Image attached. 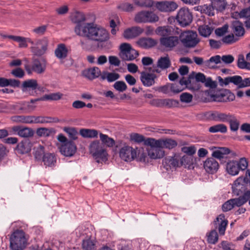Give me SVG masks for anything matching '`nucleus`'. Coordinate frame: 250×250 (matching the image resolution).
I'll list each match as a JSON object with an SVG mask.
<instances>
[{
    "label": "nucleus",
    "instance_id": "nucleus-1",
    "mask_svg": "<svg viewBox=\"0 0 250 250\" xmlns=\"http://www.w3.org/2000/svg\"><path fill=\"white\" fill-rule=\"evenodd\" d=\"M76 34L97 42L98 47H103V44L109 39V33L104 28L94 22L79 25L76 29Z\"/></svg>",
    "mask_w": 250,
    "mask_h": 250
},
{
    "label": "nucleus",
    "instance_id": "nucleus-2",
    "mask_svg": "<svg viewBox=\"0 0 250 250\" xmlns=\"http://www.w3.org/2000/svg\"><path fill=\"white\" fill-rule=\"evenodd\" d=\"M116 147L119 149L120 157L125 161H131L137 156L136 149L127 145L122 141L117 142Z\"/></svg>",
    "mask_w": 250,
    "mask_h": 250
},
{
    "label": "nucleus",
    "instance_id": "nucleus-3",
    "mask_svg": "<svg viewBox=\"0 0 250 250\" xmlns=\"http://www.w3.org/2000/svg\"><path fill=\"white\" fill-rule=\"evenodd\" d=\"M89 151L97 163H100L101 160L104 161L107 160V153L106 149L99 141H94L90 144Z\"/></svg>",
    "mask_w": 250,
    "mask_h": 250
},
{
    "label": "nucleus",
    "instance_id": "nucleus-4",
    "mask_svg": "<svg viewBox=\"0 0 250 250\" xmlns=\"http://www.w3.org/2000/svg\"><path fill=\"white\" fill-rule=\"evenodd\" d=\"M194 79H195L196 82L204 83L206 87H209L211 89L215 88L217 86V82L212 81L211 78H206L204 74L201 72L196 73L194 71H192L186 80L187 86L191 84V80Z\"/></svg>",
    "mask_w": 250,
    "mask_h": 250
},
{
    "label": "nucleus",
    "instance_id": "nucleus-5",
    "mask_svg": "<svg viewBox=\"0 0 250 250\" xmlns=\"http://www.w3.org/2000/svg\"><path fill=\"white\" fill-rule=\"evenodd\" d=\"M26 243L25 233L21 230H16L10 237V247L12 250H22Z\"/></svg>",
    "mask_w": 250,
    "mask_h": 250
},
{
    "label": "nucleus",
    "instance_id": "nucleus-6",
    "mask_svg": "<svg viewBox=\"0 0 250 250\" xmlns=\"http://www.w3.org/2000/svg\"><path fill=\"white\" fill-rule=\"evenodd\" d=\"M155 142L157 143L158 140L151 138H147L145 142V145L149 146L147 148L148 155L151 159L162 158L165 154L164 151L162 150L161 146L155 145Z\"/></svg>",
    "mask_w": 250,
    "mask_h": 250
},
{
    "label": "nucleus",
    "instance_id": "nucleus-7",
    "mask_svg": "<svg viewBox=\"0 0 250 250\" xmlns=\"http://www.w3.org/2000/svg\"><path fill=\"white\" fill-rule=\"evenodd\" d=\"M46 63L45 59H34L31 65L26 64L24 66V68L28 74H31L33 72L41 74L43 73L46 70Z\"/></svg>",
    "mask_w": 250,
    "mask_h": 250
},
{
    "label": "nucleus",
    "instance_id": "nucleus-8",
    "mask_svg": "<svg viewBox=\"0 0 250 250\" xmlns=\"http://www.w3.org/2000/svg\"><path fill=\"white\" fill-rule=\"evenodd\" d=\"M120 49L119 56L123 61H131L139 56L138 52L132 48L128 43H122Z\"/></svg>",
    "mask_w": 250,
    "mask_h": 250
},
{
    "label": "nucleus",
    "instance_id": "nucleus-9",
    "mask_svg": "<svg viewBox=\"0 0 250 250\" xmlns=\"http://www.w3.org/2000/svg\"><path fill=\"white\" fill-rule=\"evenodd\" d=\"M21 87L23 92L27 93L33 96L37 95V90L44 91V88L39 85L37 81L33 79L23 81Z\"/></svg>",
    "mask_w": 250,
    "mask_h": 250
},
{
    "label": "nucleus",
    "instance_id": "nucleus-10",
    "mask_svg": "<svg viewBox=\"0 0 250 250\" xmlns=\"http://www.w3.org/2000/svg\"><path fill=\"white\" fill-rule=\"evenodd\" d=\"M157 15L152 11H142L137 13L134 21L137 23L155 22L159 21Z\"/></svg>",
    "mask_w": 250,
    "mask_h": 250
},
{
    "label": "nucleus",
    "instance_id": "nucleus-11",
    "mask_svg": "<svg viewBox=\"0 0 250 250\" xmlns=\"http://www.w3.org/2000/svg\"><path fill=\"white\" fill-rule=\"evenodd\" d=\"M48 45V41L46 38H43L35 41V44L31 47V51L34 55L42 56L44 55Z\"/></svg>",
    "mask_w": 250,
    "mask_h": 250
},
{
    "label": "nucleus",
    "instance_id": "nucleus-12",
    "mask_svg": "<svg viewBox=\"0 0 250 250\" xmlns=\"http://www.w3.org/2000/svg\"><path fill=\"white\" fill-rule=\"evenodd\" d=\"M184 46L187 48L194 47L199 42L196 32L188 31L183 34L181 39Z\"/></svg>",
    "mask_w": 250,
    "mask_h": 250
},
{
    "label": "nucleus",
    "instance_id": "nucleus-13",
    "mask_svg": "<svg viewBox=\"0 0 250 250\" xmlns=\"http://www.w3.org/2000/svg\"><path fill=\"white\" fill-rule=\"evenodd\" d=\"M211 96L215 101L218 102L233 101L235 98L234 94L227 89H222Z\"/></svg>",
    "mask_w": 250,
    "mask_h": 250
},
{
    "label": "nucleus",
    "instance_id": "nucleus-14",
    "mask_svg": "<svg viewBox=\"0 0 250 250\" xmlns=\"http://www.w3.org/2000/svg\"><path fill=\"white\" fill-rule=\"evenodd\" d=\"M176 19L179 24L185 27L188 25L192 21V15L188 8H181L177 15Z\"/></svg>",
    "mask_w": 250,
    "mask_h": 250
},
{
    "label": "nucleus",
    "instance_id": "nucleus-15",
    "mask_svg": "<svg viewBox=\"0 0 250 250\" xmlns=\"http://www.w3.org/2000/svg\"><path fill=\"white\" fill-rule=\"evenodd\" d=\"M179 42L178 37L174 36L161 37L159 40L160 46L167 51L172 50Z\"/></svg>",
    "mask_w": 250,
    "mask_h": 250
},
{
    "label": "nucleus",
    "instance_id": "nucleus-16",
    "mask_svg": "<svg viewBox=\"0 0 250 250\" xmlns=\"http://www.w3.org/2000/svg\"><path fill=\"white\" fill-rule=\"evenodd\" d=\"M211 149H214L212 153L211 156L214 159L216 158L219 160L221 163H225L226 162V161L225 160V159H226L227 158L226 155L231 152L230 150L226 147H213L211 148Z\"/></svg>",
    "mask_w": 250,
    "mask_h": 250
},
{
    "label": "nucleus",
    "instance_id": "nucleus-17",
    "mask_svg": "<svg viewBox=\"0 0 250 250\" xmlns=\"http://www.w3.org/2000/svg\"><path fill=\"white\" fill-rule=\"evenodd\" d=\"M230 115L229 113L221 112L217 110L210 111L206 113L208 120L219 122H227Z\"/></svg>",
    "mask_w": 250,
    "mask_h": 250
},
{
    "label": "nucleus",
    "instance_id": "nucleus-18",
    "mask_svg": "<svg viewBox=\"0 0 250 250\" xmlns=\"http://www.w3.org/2000/svg\"><path fill=\"white\" fill-rule=\"evenodd\" d=\"M217 79L221 86H226L230 83H232L237 86V89H240L239 85L242 82V77L239 75L229 76L224 79L220 76H218Z\"/></svg>",
    "mask_w": 250,
    "mask_h": 250
},
{
    "label": "nucleus",
    "instance_id": "nucleus-19",
    "mask_svg": "<svg viewBox=\"0 0 250 250\" xmlns=\"http://www.w3.org/2000/svg\"><path fill=\"white\" fill-rule=\"evenodd\" d=\"M140 78L144 86L150 87L155 84V80L157 78V76L155 74L143 71L140 72Z\"/></svg>",
    "mask_w": 250,
    "mask_h": 250
},
{
    "label": "nucleus",
    "instance_id": "nucleus-20",
    "mask_svg": "<svg viewBox=\"0 0 250 250\" xmlns=\"http://www.w3.org/2000/svg\"><path fill=\"white\" fill-rule=\"evenodd\" d=\"M155 6L161 12H170L176 10L178 5L174 1H165L157 2Z\"/></svg>",
    "mask_w": 250,
    "mask_h": 250
},
{
    "label": "nucleus",
    "instance_id": "nucleus-21",
    "mask_svg": "<svg viewBox=\"0 0 250 250\" xmlns=\"http://www.w3.org/2000/svg\"><path fill=\"white\" fill-rule=\"evenodd\" d=\"M77 149L75 144L71 141L62 144L60 147L61 153L65 156L70 157L73 156Z\"/></svg>",
    "mask_w": 250,
    "mask_h": 250
},
{
    "label": "nucleus",
    "instance_id": "nucleus-22",
    "mask_svg": "<svg viewBox=\"0 0 250 250\" xmlns=\"http://www.w3.org/2000/svg\"><path fill=\"white\" fill-rule=\"evenodd\" d=\"M204 167L206 171L209 173L216 172L219 167L218 162L213 157H209L204 163Z\"/></svg>",
    "mask_w": 250,
    "mask_h": 250
},
{
    "label": "nucleus",
    "instance_id": "nucleus-23",
    "mask_svg": "<svg viewBox=\"0 0 250 250\" xmlns=\"http://www.w3.org/2000/svg\"><path fill=\"white\" fill-rule=\"evenodd\" d=\"M70 19L71 21L75 23H76V25L74 28V32L76 33V29L79 25H81L84 23H89V22H86V18L84 14L80 11H76L72 13L70 16Z\"/></svg>",
    "mask_w": 250,
    "mask_h": 250
},
{
    "label": "nucleus",
    "instance_id": "nucleus-24",
    "mask_svg": "<svg viewBox=\"0 0 250 250\" xmlns=\"http://www.w3.org/2000/svg\"><path fill=\"white\" fill-rule=\"evenodd\" d=\"M144 30L139 26H134L126 29L123 34L125 38L131 39L139 36Z\"/></svg>",
    "mask_w": 250,
    "mask_h": 250
},
{
    "label": "nucleus",
    "instance_id": "nucleus-25",
    "mask_svg": "<svg viewBox=\"0 0 250 250\" xmlns=\"http://www.w3.org/2000/svg\"><path fill=\"white\" fill-rule=\"evenodd\" d=\"M12 129L13 131L17 132L18 135L22 137L28 138L34 135L33 129L29 127H22L17 125L13 126Z\"/></svg>",
    "mask_w": 250,
    "mask_h": 250
},
{
    "label": "nucleus",
    "instance_id": "nucleus-26",
    "mask_svg": "<svg viewBox=\"0 0 250 250\" xmlns=\"http://www.w3.org/2000/svg\"><path fill=\"white\" fill-rule=\"evenodd\" d=\"M32 144L28 139H24L19 143L16 147V150L19 153L23 154L31 151Z\"/></svg>",
    "mask_w": 250,
    "mask_h": 250
},
{
    "label": "nucleus",
    "instance_id": "nucleus-27",
    "mask_svg": "<svg viewBox=\"0 0 250 250\" xmlns=\"http://www.w3.org/2000/svg\"><path fill=\"white\" fill-rule=\"evenodd\" d=\"M137 43L140 47L147 49L152 48L156 45L158 43V41L157 40L151 38H142L137 41Z\"/></svg>",
    "mask_w": 250,
    "mask_h": 250
},
{
    "label": "nucleus",
    "instance_id": "nucleus-28",
    "mask_svg": "<svg viewBox=\"0 0 250 250\" xmlns=\"http://www.w3.org/2000/svg\"><path fill=\"white\" fill-rule=\"evenodd\" d=\"M196 158H194L193 156L184 155L180 158V163L181 166H184L185 167L188 169H193L196 164Z\"/></svg>",
    "mask_w": 250,
    "mask_h": 250
},
{
    "label": "nucleus",
    "instance_id": "nucleus-29",
    "mask_svg": "<svg viewBox=\"0 0 250 250\" xmlns=\"http://www.w3.org/2000/svg\"><path fill=\"white\" fill-rule=\"evenodd\" d=\"M157 143L155 142V145L161 146L162 148L172 149L177 146V143L175 140L171 139H159L157 140Z\"/></svg>",
    "mask_w": 250,
    "mask_h": 250
},
{
    "label": "nucleus",
    "instance_id": "nucleus-30",
    "mask_svg": "<svg viewBox=\"0 0 250 250\" xmlns=\"http://www.w3.org/2000/svg\"><path fill=\"white\" fill-rule=\"evenodd\" d=\"M215 223L218 225V231L220 234L224 235L228 225V221L226 219L225 215L223 214H220L216 218Z\"/></svg>",
    "mask_w": 250,
    "mask_h": 250
},
{
    "label": "nucleus",
    "instance_id": "nucleus-31",
    "mask_svg": "<svg viewBox=\"0 0 250 250\" xmlns=\"http://www.w3.org/2000/svg\"><path fill=\"white\" fill-rule=\"evenodd\" d=\"M232 32L237 37H242L245 34V29L242 22L238 21H233L230 26Z\"/></svg>",
    "mask_w": 250,
    "mask_h": 250
},
{
    "label": "nucleus",
    "instance_id": "nucleus-32",
    "mask_svg": "<svg viewBox=\"0 0 250 250\" xmlns=\"http://www.w3.org/2000/svg\"><path fill=\"white\" fill-rule=\"evenodd\" d=\"M42 162L46 167H52L56 163V157L53 153H46L42 157Z\"/></svg>",
    "mask_w": 250,
    "mask_h": 250
},
{
    "label": "nucleus",
    "instance_id": "nucleus-33",
    "mask_svg": "<svg viewBox=\"0 0 250 250\" xmlns=\"http://www.w3.org/2000/svg\"><path fill=\"white\" fill-rule=\"evenodd\" d=\"M226 169L229 174L235 176L238 174L239 169L238 166V162L231 161L227 163Z\"/></svg>",
    "mask_w": 250,
    "mask_h": 250
},
{
    "label": "nucleus",
    "instance_id": "nucleus-34",
    "mask_svg": "<svg viewBox=\"0 0 250 250\" xmlns=\"http://www.w3.org/2000/svg\"><path fill=\"white\" fill-rule=\"evenodd\" d=\"M227 122L229 123V128L231 131L236 132L238 130L240 126V122L234 115L230 114Z\"/></svg>",
    "mask_w": 250,
    "mask_h": 250
},
{
    "label": "nucleus",
    "instance_id": "nucleus-35",
    "mask_svg": "<svg viewBox=\"0 0 250 250\" xmlns=\"http://www.w3.org/2000/svg\"><path fill=\"white\" fill-rule=\"evenodd\" d=\"M84 76L90 80H93L99 77L101 75L100 69L97 67H94L85 71Z\"/></svg>",
    "mask_w": 250,
    "mask_h": 250
},
{
    "label": "nucleus",
    "instance_id": "nucleus-36",
    "mask_svg": "<svg viewBox=\"0 0 250 250\" xmlns=\"http://www.w3.org/2000/svg\"><path fill=\"white\" fill-rule=\"evenodd\" d=\"M67 52L65 45L64 44H60L55 49V54L59 59H64L67 57Z\"/></svg>",
    "mask_w": 250,
    "mask_h": 250
},
{
    "label": "nucleus",
    "instance_id": "nucleus-37",
    "mask_svg": "<svg viewBox=\"0 0 250 250\" xmlns=\"http://www.w3.org/2000/svg\"><path fill=\"white\" fill-rule=\"evenodd\" d=\"M80 134L83 138H93L97 137L98 135V131L93 129H81Z\"/></svg>",
    "mask_w": 250,
    "mask_h": 250
},
{
    "label": "nucleus",
    "instance_id": "nucleus-38",
    "mask_svg": "<svg viewBox=\"0 0 250 250\" xmlns=\"http://www.w3.org/2000/svg\"><path fill=\"white\" fill-rule=\"evenodd\" d=\"M228 131L227 126L223 124H219L212 125L209 127L208 131L210 133H215L220 132L226 133Z\"/></svg>",
    "mask_w": 250,
    "mask_h": 250
},
{
    "label": "nucleus",
    "instance_id": "nucleus-39",
    "mask_svg": "<svg viewBox=\"0 0 250 250\" xmlns=\"http://www.w3.org/2000/svg\"><path fill=\"white\" fill-rule=\"evenodd\" d=\"M157 67L162 69H166L171 65V62L168 56L161 57L157 61Z\"/></svg>",
    "mask_w": 250,
    "mask_h": 250
},
{
    "label": "nucleus",
    "instance_id": "nucleus-40",
    "mask_svg": "<svg viewBox=\"0 0 250 250\" xmlns=\"http://www.w3.org/2000/svg\"><path fill=\"white\" fill-rule=\"evenodd\" d=\"M100 138L102 142L101 143L104 146H105L107 147H112L115 145V141L113 139L108 137L106 134H104L102 133H100Z\"/></svg>",
    "mask_w": 250,
    "mask_h": 250
},
{
    "label": "nucleus",
    "instance_id": "nucleus-41",
    "mask_svg": "<svg viewBox=\"0 0 250 250\" xmlns=\"http://www.w3.org/2000/svg\"><path fill=\"white\" fill-rule=\"evenodd\" d=\"M221 57L220 55L212 56L209 60L205 61V66L209 68H214L215 66L212 65V63L217 64L221 62Z\"/></svg>",
    "mask_w": 250,
    "mask_h": 250
},
{
    "label": "nucleus",
    "instance_id": "nucleus-42",
    "mask_svg": "<svg viewBox=\"0 0 250 250\" xmlns=\"http://www.w3.org/2000/svg\"><path fill=\"white\" fill-rule=\"evenodd\" d=\"M55 132L54 129L51 128L41 127L37 129L36 133L40 137H49Z\"/></svg>",
    "mask_w": 250,
    "mask_h": 250
},
{
    "label": "nucleus",
    "instance_id": "nucleus-43",
    "mask_svg": "<svg viewBox=\"0 0 250 250\" xmlns=\"http://www.w3.org/2000/svg\"><path fill=\"white\" fill-rule=\"evenodd\" d=\"M82 247L83 250H96V241L91 239L83 240Z\"/></svg>",
    "mask_w": 250,
    "mask_h": 250
},
{
    "label": "nucleus",
    "instance_id": "nucleus-44",
    "mask_svg": "<svg viewBox=\"0 0 250 250\" xmlns=\"http://www.w3.org/2000/svg\"><path fill=\"white\" fill-rule=\"evenodd\" d=\"M213 7L217 11H223L227 5L226 0H211Z\"/></svg>",
    "mask_w": 250,
    "mask_h": 250
},
{
    "label": "nucleus",
    "instance_id": "nucleus-45",
    "mask_svg": "<svg viewBox=\"0 0 250 250\" xmlns=\"http://www.w3.org/2000/svg\"><path fill=\"white\" fill-rule=\"evenodd\" d=\"M171 32L170 28L167 26H159L156 30V33L161 37L170 36Z\"/></svg>",
    "mask_w": 250,
    "mask_h": 250
},
{
    "label": "nucleus",
    "instance_id": "nucleus-46",
    "mask_svg": "<svg viewBox=\"0 0 250 250\" xmlns=\"http://www.w3.org/2000/svg\"><path fill=\"white\" fill-rule=\"evenodd\" d=\"M212 31V29L207 25H201L198 27V31L200 35L205 37L209 36Z\"/></svg>",
    "mask_w": 250,
    "mask_h": 250
},
{
    "label": "nucleus",
    "instance_id": "nucleus-47",
    "mask_svg": "<svg viewBox=\"0 0 250 250\" xmlns=\"http://www.w3.org/2000/svg\"><path fill=\"white\" fill-rule=\"evenodd\" d=\"M117 8L121 11L127 12H131L134 10L133 5L128 2L120 3L117 6Z\"/></svg>",
    "mask_w": 250,
    "mask_h": 250
},
{
    "label": "nucleus",
    "instance_id": "nucleus-48",
    "mask_svg": "<svg viewBox=\"0 0 250 250\" xmlns=\"http://www.w3.org/2000/svg\"><path fill=\"white\" fill-rule=\"evenodd\" d=\"M207 241L208 243L215 244L218 239V236L215 230H212L207 234Z\"/></svg>",
    "mask_w": 250,
    "mask_h": 250
},
{
    "label": "nucleus",
    "instance_id": "nucleus-49",
    "mask_svg": "<svg viewBox=\"0 0 250 250\" xmlns=\"http://www.w3.org/2000/svg\"><path fill=\"white\" fill-rule=\"evenodd\" d=\"M32 103L27 102L22 104L20 106L19 110H21L24 113H28L33 111L36 108V106L32 104Z\"/></svg>",
    "mask_w": 250,
    "mask_h": 250
},
{
    "label": "nucleus",
    "instance_id": "nucleus-50",
    "mask_svg": "<svg viewBox=\"0 0 250 250\" xmlns=\"http://www.w3.org/2000/svg\"><path fill=\"white\" fill-rule=\"evenodd\" d=\"M167 161L170 167H179L181 166L180 158L178 156H174V157L167 159Z\"/></svg>",
    "mask_w": 250,
    "mask_h": 250
},
{
    "label": "nucleus",
    "instance_id": "nucleus-51",
    "mask_svg": "<svg viewBox=\"0 0 250 250\" xmlns=\"http://www.w3.org/2000/svg\"><path fill=\"white\" fill-rule=\"evenodd\" d=\"M130 140L132 141H134L137 143H141L142 142H144V144L145 145V142L146 139H145V138L142 135L139 134L138 133H132L130 135Z\"/></svg>",
    "mask_w": 250,
    "mask_h": 250
},
{
    "label": "nucleus",
    "instance_id": "nucleus-52",
    "mask_svg": "<svg viewBox=\"0 0 250 250\" xmlns=\"http://www.w3.org/2000/svg\"><path fill=\"white\" fill-rule=\"evenodd\" d=\"M179 103L177 101L170 99H163V107L172 108L177 106Z\"/></svg>",
    "mask_w": 250,
    "mask_h": 250
},
{
    "label": "nucleus",
    "instance_id": "nucleus-53",
    "mask_svg": "<svg viewBox=\"0 0 250 250\" xmlns=\"http://www.w3.org/2000/svg\"><path fill=\"white\" fill-rule=\"evenodd\" d=\"M64 130L68 135L69 137L72 140H75L77 139L78 134L76 129L74 127H66Z\"/></svg>",
    "mask_w": 250,
    "mask_h": 250
},
{
    "label": "nucleus",
    "instance_id": "nucleus-54",
    "mask_svg": "<svg viewBox=\"0 0 250 250\" xmlns=\"http://www.w3.org/2000/svg\"><path fill=\"white\" fill-rule=\"evenodd\" d=\"M249 183L248 178L240 176L238 177L233 183V186L235 187L245 186Z\"/></svg>",
    "mask_w": 250,
    "mask_h": 250
},
{
    "label": "nucleus",
    "instance_id": "nucleus-55",
    "mask_svg": "<svg viewBox=\"0 0 250 250\" xmlns=\"http://www.w3.org/2000/svg\"><path fill=\"white\" fill-rule=\"evenodd\" d=\"M134 3L141 7H151L153 5L152 0H134Z\"/></svg>",
    "mask_w": 250,
    "mask_h": 250
},
{
    "label": "nucleus",
    "instance_id": "nucleus-56",
    "mask_svg": "<svg viewBox=\"0 0 250 250\" xmlns=\"http://www.w3.org/2000/svg\"><path fill=\"white\" fill-rule=\"evenodd\" d=\"M114 88L119 92H123L126 90L127 85L124 81H117L113 85Z\"/></svg>",
    "mask_w": 250,
    "mask_h": 250
},
{
    "label": "nucleus",
    "instance_id": "nucleus-57",
    "mask_svg": "<svg viewBox=\"0 0 250 250\" xmlns=\"http://www.w3.org/2000/svg\"><path fill=\"white\" fill-rule=\"evenodd\" d=\"M180 99L182 103H189L192 100L193 96L190 93L185 92L181 94Z\"/></svg>",
    "mask_w": 250,
    "mask_h": 250
},
{
    "label": "nucleus",
    "instance_id": "nucleus-58",
    "mask_svg": "<svg viewBox=\"0 0 250 250\" xmlns=\"http://www.w3.org/2000/svg\"><path fill=\"white\" fill-rule=\"evenodd\" d=\"M62 94L58 92L51 93L48 95H45L46 101H57L61 99Z\"/></svg>",
    "mask_w": 250,
    "mask_h": 250
},
{
    "label": "nucleus",
    "instance_id": "nucleus-59",
    "mask_svg": "<svg viewBox=\"0 0 250 250\" xmlns=\"http://www.w3.org/2000/svg\"><path fill=\"white\" fill-rule=\"evenodd\" d=\"M214 10H215V8L213 7L212 3L210 5H204L202 7V10L204 12L209 16L214 15Z\"/></svg>",
    "mask_w": 250,
    "mask_h": 250
},
{
    "label": "nucleus",
    "instance_id": "nucleus-60",
    "mask_svg": "<svg viewBox=\"0 0 250 250\" xmlns=\"http://www.w3.org/2000/svg\"><path fill=\"white\" fill-rule=\"evenodd\" d=\"M182 151L186 153V155L193 156L195 153L196 149L194 146H184L181 149Z\"/></svg>",
    "mask_w": 250,
    "mask_h": 250
},
{
    "label": "nucleus",
    "instance_id": "nucleus-61",
    "mask_svg": "<svg viewBox=\"0 0 250 250\" xmlns=\"http://www.w3.org/2000/svg\"><path fill=\"white\" fill-rule=\"evenodd\" d=\"M44 152V147L43 146L39 145L37 148L35 152V157L36 159L42 158L44 154H45Z\"/></svg>",
    "mask_w": 250,
    "mask_h": 250
},
{
    "label": "nucleus",
    "instance_id": "nucleus-62",
    "mask_svg": "<svg viewBox=\"0 0 250 250\" xmlns=\"http://www.w3.org/2000/svg\"><path fill=\"white\" fill-rule=\"evenodd\" d=\"M237 40L235 39L234 38V35L233 34H229L228 35H227L225 37H224L222 39V41L226 44H231L233 42H236Z\"/></svg>",
    "mask_w": 250,
    "mask_h": 250
},
{
    "label": "nucleus",
    "instance_id": "nucleus-63",
    "mask_svg": "<svg viewBox=\"0 0 250 250\" xmlns=\"http://www.w3.org/2000/svg\"><path fill=\"white\" fill-rule=\"evenodd\" d=\"M234 207L233 203L232 202V199H230L227 202H226L222 205V210L224 212H227L229 210H230Z\"/></svg>",
    "mask_w": 250,
    "mask_h": 250
},
{
    "label": "nucleus",
    "instance_id": "nucleus-64",
    "mask_svg": "<svg viewBox=\"0 0 250 250\" xmlns=\"http://www.w3.org/2000/svg\"><path fill=\"white\" fill-rule=\"evenodd\" d=\"M238 166L239 170H245L248 167V162L245 157L241 158L238 162Z\"/></svg>",
    "mask_w": 250,
    "mask_h": 250
}]
</instances>
